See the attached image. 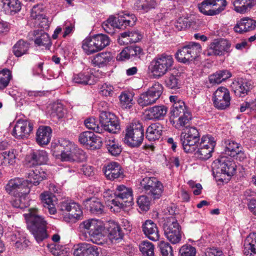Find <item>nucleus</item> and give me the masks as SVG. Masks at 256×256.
<instances>
[{
    "label": "nucleus",
    "instance_id": "64",
    "mask_svg": "<svg viewBox=\"0 0 256 256\" xmlns=\"http://www.w3.org/2000/svg\"><path fill=\"white\" fill-rule=\"evenodd\" d=\"M100 252V248H98L97 246L86 243V256L90 255L98 256Z\"/></svg>",
    "mask_w": 256,
    "mask_h": 256
},
{
    "label": "nucleus",
    "instance_id": "31",
    "mask_svg": "<svg viewBox=\"0 0 256 256\" xmlns=\"http://www.w3.org/2000/svg\"><path fill=\"white\" fill-rule=\"evenodd\" d=\"M256 28V21L245 17L237 22L236 25L234 26V30L240 34L251 31Z\"/></svg>",
    "mask_w": 256,
    "mask_h": 256
},
{
    "label": "nucleus",
    "instance_id": "35",
    "mask_svg": "<svg viewBox=\"0 0 256 256\" xmlns=\"http://www.w3.org/2000/svg\"><path fill=\"white\" fill-rule=\"evenodd\" d=\"M244 252L246 256L256 254V232L249 234L244 240Z\"/></svg>",
    "mask_w": 256,
    "mask_h": 256
},
{
    "label": "nucleus",
    "instance_id": "15",
    "mask_svg": "<svg viewBox=\"0 0 256 256\" xmlns=\"http://www.w3.org/2000/svg\"><path fill=\"white\" fill-rule=\"evenodd\" d=\"M216 145L214 138L210 136L202 137L200 142L198 144V150L196 154V156L202 160H206L212 156V153Z\"/></svg>",
    "mask_w": 256,
    "mask_h": 256
},
{
    "label": "nucleus",
    "instance_id": "41",
    "mask_svg": "<svg viewBox=\"0 0 256 256\" xmlns=\"http://www.w3.org/2000/svg\"><path fill=\"white\" fill-rule=\"evenodd\" d=\"M190 111V110L186 106L184 102H180V103L172 105L170 112V120L178 118V116Z\"/></svg>",
    "mask_w": 256,
    "mask_h": 256
},
{
    "label": "nucleus",
    "instance_id": "5",
    "mask_svg": "<svg viewBox=\"0 0 256 256\" xmlns=\"http://www.w3.org/2000/svg\"><path fill=\"white\" fill-rule=\"evenodd\" d=\"M180 140L184 152L192 153L198 147V142L200 140L199 132L194 127L187 128L181 134Z\"/></svg>",
    "mask_w": 256,
    "mask_h": 256
},
{
    "label": "nucleus",
    "instance_id": "53",
    "mask_svg": "<svg viewBox=\"0 0 256 256\" xmlns=\"http://www.w3.org/2000/svg\"><path fill=\"white\" fill-rule=\"evenodd\" d=\"M192 19L188 16H182L178 18L174 24L176 28L178 30H184L190 26Z\"/></svg>",
    "mask_w": 256,
    "mask_h": 256
},
{
    "label": "nucleus",
    "instance_id": "12",
    "mask_svg": "<svg viewBox=\"0 0 256 256\" xmlns=\"http://www.w3.org/2000/svg\"><path fill=\"white\" fill-rule=\"evenodd\" d=\"M114 194L115 198L111 201L114 206L122 208L124 206H130L132 203V191L130 188L124 185H120L117 186Z\"/></svg>",
    "mask_w": 256,
    "mask_h": 256
},
{
    "label": "nucleus",
    "instance_id": "16",
    "mask_svg": "<svg viewBox=\"0 0 256 256\" xmlns=\"http://www.w3.org/2000/svg\"><path fill=\"white\" fill-rule=\"evenodd\" d=\"M230 46V43L226 39L216 40L209 45L204 54L208 56H221L229 52Z\"/></svg>",
    "mask_w": 256,
    "mask_h": 256
},
{
    "label": "nucleus",
    "instance_id": "30",
    "mask_svg": "<svg viewBox=\"0 0 256 256\" xmlns=\"http://www.w3.org/2000/svg\"><path fill=\"white\" fill-rule=\"evenodd\" d=\"M168 112V108L164 105L156 106L146 110V116L148 120H160L164 119Z\"/></svg>",
    "mask_w": 256,
    "mask_h": 256
},
{
    "label": "nucleus",
    "instance_id": "32",
    "mask_svg": "<svg viewBox=\"0 0 256 256\" xmlns=\"http://www.w3.org/2000/svg\"><path fill=\"white\" fill-rule=\"evenodd\" d=\"M52 130L50 126H40L37 130L36 141L40 146L47 145L50 140Z\"/></svg>",
    "mask_w": 256,
    "mask_h": 256
},
{
    "label": "nucleus",
    "instance_id": "48",
    "mask_svg": "<svg viewBox=\"0 0 256 256\" xmlns=\"http://www.w3.org/2000/svg\"><path fill=\"white\" fill-rule=\"evenodd\" d=\"M29 48V44L22 40H19L13 46L14 54L20 57L26 53Z\"/></svg>",
    "mask_w": 256,
    "mask_h": 256
},
{
    "label": "nucleus",
    "instance_id": "28",
    "mask_svg": "<svg viewBox=\"0 0 256 256\" xmlns=\"http://www.w3.org/2000/svg\"><path fill=\"white\" fill-rule=\"evenodd\" d=\"M142 230L144 235L150 240L157 241L160 238L158 228L152 220H146L142 224Z\"/></svg>",
    "mask_w": 256,
    "mask_h": 256
},
{
    "label": "nucleus",
    "instance_id": "61",
    "mask_svg": "<svg viewBox=\"0 0 256 256\" xmlns=\"http://www.w3.org/2000/svg\"><path fill=\"white\" fill-rule=\"evenodd\" d=\"M159 248L161 254L163 256H173V250L172 247L167 242L162 241L159 244Z\"/></svg>",
    "mask_w": 256,
    "mask_h": 256
},
{
    "label": "nucleus",
    "instance_id": "43",
    "mask_svg": "<svg viewBox=\"0 0 256 256\" xmlns=\"http://www.w3.org/2000/svg\"><path fill=\"white\" fill-rule=\"evenodd\" d=\"M154 0H137L134 4V8L142 12H147L156 6Z\"/></svg>",
    "mask_w": 256,
    "mask_h": 256
},
{
    "label": "nucleus",
    "instance_id": "42",
    "mask_svg": "<svg viewBox=\"0 0 256 256\" xmlns=\"http://www.w3.org/2000/svg\"><path fill=\"white\" fill-rule=\"evenodd\" d=\"M30 160L34 164H44L48 160V154L44 150L34 152L30 154Z\"/></svg>",
    "mask_w": 256,
    "mask_h": 256
},
{
    "label": "nucleus",
    "instance_id": "44",
    "mask_svg": "<svg viewBox=\"0 0 256 256\" xmlns=\"http://www.w3.org/2000/svg\"><path fill=\"white\" fill-rule=\"evenodd\" d=\"M165 84L166 88L172 90H177L180 88L182 82L178 75L170 74L166 76Z\"/></svg>",
    "mask_w": 256,
    "mask_h": 256
},
{
    "label": "nucleus",
    "instance_id": "25",
    "mask_svg": "<svg viewBox=\"0 0 256 256\" xmlns=\"http://www.w3.org/2000/svg\"><path fill=\"white\" fill-rule=\"evenodd\" d=\"M28 36L38 46H44L46 49H49L51 46L52 42L49 36L42 30H38L30 32Z\"/></svg>",
    "mask_w": 256,
    "mask_h": 256
},
{
    "label": "nucleus",
    "instance_id": "27",
    "mask_svg": "<svg viewBox=\"0 0 256 256\" xmlns=\"http://www.w3.org/2000/svg\"><path fill=\"white\" fill-rule=\"evenodd\" d=\"M26 182L34 186H38L46 178V174L39 168L36 167L28 170L26 173Z\"/></svg>",
    "mask_w": 256,
    "mask_h": 256
},
{
    "label": "nucleus",
    "instance_id": "4",
    "mask_svg": "<svg viewBox=\"0 0 256 256\" xmlns=\"http://www.w3.org/2000/svg\"><path fill=\"white\" fill-rule=\"evenodd\" d=\"M144 129L138 122H132L128 126L124 137V142L131 147L139 146L144 140Z\"/></svg>",
    "mask_w": 256,
    "mask_h": 256
},
{
    "label": "nucleus",
    "instance_id": "33",
    "mask_svg": "<svg viewBox=\"0 0 256 256\" xmlns=\"http://www.w3.org/2000/svg\"><path fill=\"white\" fill-rule=\"evenodd\" d=\"M72 81L76 84H80L92 85L96 82V80H95L94 75L88 72H82L74 74Z\"/></svg>",
    "mask_w": 256,
    "mask_h": 256
},
{
    "label": "nucleus",
    "instance_id": "55",
    "mask_svg": "<svg viewBox=\"0 0 256 256\" xmlns=\"http://www.w3.org/2000/svg\"><path fill=\"white\" fill-rule=\"evenodd\" d=\"M96 41V45L98 50H100L108 46L110 44L109 38L105 34H98L93 37Z\"/></svg>",
    "mask_w": 256,
    "mask_h": 256
},
{
    "label": "nucleus",
    "instance_id": "11",
    "mask_svg": "<svg viewBox=\"0 0 256 256\" xmlns=\"http://www.w3.org/2000/svg\"><path fill=\"white\" fill-rule=\"evenodd\" d=\"M164 235L173 244L178 243L182 238L180 226L173 216L168 218L164 226Z\"/></svg>",
    "mask_w": 256,
    "mask_h": 256
},
{
    "label": "nucleus",
    "instance_id": "47",
    "mask_svg": "<svg viewBox=\"0 0 256 256\" xmlns=\"http://www.w3.org/2000/svg\"><path fill=\"white\" fill-rule=\"evenodd\" d=\"M82 48L84 52L88 55L96 52L98 50L96 45V41H94L93 37L86 38L83 40Z\"/></svg>",
    "mask_w": 256,
    "mask_h": 256
},
{
    "label": "nucleus",
    "instance_id": "58",
    "mask_svg": "<svg viewBox=\"0 0 256 256\" xmlns=\"http://www.w3.org/2000/svg\"><path fill=\"white\" fill-rule=\"evenodd\" d=\"M44 16V14L42 4H36L32 7L31 10L30 16L33 19L40 20Z\"/></svg>",
    "mask_w": 256,
    "mask_h": 256
},
{
    "label": "nucleus",
    "instance_id": "57",
    "mask_svg": "<svg viewBox=\"0 0 256 256\" xmlns=\"http://www.w3.org/2000/svg\"><path fill=\"white\" fill-rule=\"evenodd\" d=\"M108 232L110 238L111 240H118L122 239V238L123 235L120 228V226L116 224H113L110 226Z\"/></svg>",
    "mask_w": 256,
    "mask_h": 256
},
{
    "label": "nucleus",
    "instance_id": "14",
    "mask_svg": "<svg viewBox=\"0 0 256 256\" xmlns=\"http://www.w3.org/2000/svg\"><path fill=\"white\" fill-rule=\"evenodd\" d=\"M214 106L220 110L228 108L230 104L231 98L228 90L224 86H220L214 92L212 96Z\"/></svg>",
    "mask_w": 256,
    "mask_h": 256
},
{
    "label": "nucleus",
    "instance_id": "49",
    "mask_svg": "<svg viewBox=\"0 0 256 256\" xmlns=\"http://www.w3.org/2000/svg\"><path fill=\"white\" fill-rule=\"evenodd\" d=\"M106 146L108 152L112 156H118L122 152L121 146L115 141L114 139L106 140Z\"/></svg>",
    "mask_w": 256,
    "mask_h": 256
},
{
    "label": "nucleus",
    "instance_id": "2",
    "mask_svg": "<svg viewBox=\"0 0 256 256\" xmlns=\"http://www.w3.org/2000/svg\"><path fill=\"white\" fill-rule=\"evenodd\" d=\"M136 22L134 15L118 14V17L111 16L102 24L106 32L112 34L114 28L124 29L127 26H133Z\"/></svg>",
    "mask_w": 256,
    "mask_h": 256
},
{
    "label": "nucleus",
    "instance_id": "18",
    "mask_svg": "<svg viewBox=\"0 0 256 256\" xmlns=\"http://www.w3.org/2000/svg\"><path fill=\"white\" fill-rule=\"evenodd\" d=\"M60 208L62 211L68 212L69 218L71 220H79L82 215L80 206L72 200H66L61 202Z\"/></svg>",
    "mask_w": 256,
    "mask_h": 256
},
{
    "label": "nucleus",
    "instance_id": "39",
    "mask_svg": "<svg viewBox=\"0 0 256 256\" xmlns=\"http://www.w3.org/2000/svg\"><path fill=\"white\" fill-rule=\"evenodd\" d=\"M3 8L7 14H13L21 10V3L19 0H2Z\"/></svg>",
    "mask_w": 256,
    "mask_h": 256
},
{
    "label": "nucleus",
    "instance_id": "51",
    "mask_svg": "<svg viewBox=\"0 0 256 256\" xmlns=\"http://www.w3.org/2000/svg\"><path fill=\"white\" fill-rule=\"evenodd\" d=\"M140 250L144 256H154V245L150 242L146 240L139 245Z\"/></svg>",
    "mask_w": 256,
    "mask_h": 256
},
{
    "label": "nucleus",
    "instance_id": "29",
    "mask_svg": "<svg viewBox=\"0 0 256 256\" xmlns=\"http://www.w3.org/2000/svg\"><path fill=\"white\" fill-rule=\"evenodd\" d=\"M231 2L234 10L240 14L250 12L256 6V0H231Z\"/></svg>",
    "mask_w": 256,
    "mask_h": 256
},
{
    "label": "nucleus",
    "instance_id": "63",
    "mask_svg": "<svg viewBox=\"0 0 256 256\" xmlns=\"http://www.w3.org/2000/svg\"><path fill=\"white\" fill-rule=\"evenodd\" d=\"M72 161L82 162L86 160V156L85 152L82 150L76 148L74 146L73 150Z\"/></svg>",
    "mask_w": 256,
    "mask_h": 256
},
{
    "label": "nucleus",
    "instance_id": "45",
    "mask_svg": "<svg viewBox=\"0 0 256 256\" xmlns=\"http://www.w3.org/2000/svg\"><path fill=\"white\" fill-rule=\"evenodd\" d=\"M112 58L110 52H101L94 57L92 60V63L96 66H103L110 62Z\"/></svg>",
    "mask_w": 256,
    "mask_h": 256
},
{
    "label": "nucleus",
    "instance_id": "22",
    "mask_svg": "<svg viewBox=\"0 0 256 256\" xmlns=\"http://www.w3.org/2000/svg\"><path fill=\"white\" fill-rule=\"evenodd\" d=\"M106 230L103 222L98 220L89 236L94 243L102 244L106 242Z\"/></svg>",
    "mask_w": 256,
    "mask_h": 256
},
{
    "label": "nucleus",
    "instance_id": "60",
    "mask_svg": "<svg viewBox=\"0 0 256 256\" xmlns=\"http://www.w3.org/2000/svg\"><path fill=\"white\" fill-rule=\"evenodd\" d=\"M137 204L139 208L144 211H147L150 208V200L146 196H141L137 200Z\"/></svg>",
    "mask_w": 256,
    "mask_h": 256
},
{
    "label": "nucleus",
    "instance_id": "8",
    "mask_svg": "<svg viewBox=\"0 0 256 256\" xmlns=\"http://www.w3.org/2000/svg\"><path fill=\"white\" fill-rule=\"evenodd\" d=\"M162 90V84L158 82L155 83L146 92L139 95L137 100L138 104L142 107L154 104L161 96Z\"/></svg>",
    "mask_w": 256,
    "mask_h": 256
},
{
    "label": "nucleus",
    "instance_id": "3",
    "mask_svg": "<svg viewBox=\"0 0 256 256\" xmlns=\"http://www.w3.org/2000/svg\"><path fill=\"white\" fill-rule=\"evenodd\" d=\"M173 64L172 56L164 53L157 55L152 60L149 69L154 75L160 77L171 68Z\"/></svg>",
    "mask_w": 256,
    "mask_h": 256
},
{
    "label": "nucleus",
    "instance_id": "56",
    "mask_svg": "<svg viewBox=\"0 0 256 256\" xmlns=\"http://www.w3.org/2000/svg\"><path fill=\"white\" fill-rule=\"evenodd\" d=\"M120 104L124 108H130L132 106L133 96L130 93L122 92L119 96Z\"/></svg>",
    "mask_w": 256,
    "mask_h": 256
},
{
    "label": "nucleus",
    "instance_id": "13",
    "mask_svg": "<svg viewBox=\"0 0 256 256\" xmlns=\"http://www.w3.org/2000/svg\"><path fill=\"white\" fill-rule=\"evenodd\" d=\"M236 164L231 158L222 156L214 160L212 164L213 173L223 174L228 176H233L236 170Z\"/></svg>",
    "mask_w": 256,
    "mask_h": 256
},
{
    "label": "nucleus",
    "instance_id": "59",
    "mask_svg": "<svg viewBox=\"0 0 256 256\" xmlns=\"http://www.w3.org/2000/svg\"><path fill=\"white\" fill-rule=\"evenodd\" d=\"M180 256H196V250L194 247L190 244H185L179 250Z\"/></svg>",
    "mask_w": 256,
    "mask_h": 256
},
{
    "label": "nucleus",
    "instance_id": "7",
    "mask_svg": "<svg viewBox=\"0 0 256 256\" xmlns=\"http://www.w3.org/2000/svg\"><path fill=\"white\" fill-rule=\"evenodd\" d=\"M202 50L200 44L190 42L178 50L176 58L180 62H192L199 56Z\"/></svg>",
    "mask_w": 256,
    "mask_h": 256
},
{
    "label": "nucleus",
    "instance_id": "1",
    "mask_svg": "<svg viewBox=\"0 0 256 256\" xmlns=\"http://www.w3.org/2000/svg\"><path fill=\"white\" fill-rule=\"evenodd\" d=\"M27 228L32 234L36 241L40 243L48 237L46 232V222L39 214L38 208H32L24 214Z\"/></svg>",
    "mask_w": 256,
    "mask_h": 256
},
{
    "label": "nucleus",
    "instance_id": "24",
    "mask_svg": "<svg viewBox=\"0 0 256 256\" xmlns=\"http://www.w3.org/2000/svg\"><path fill=\"white\" fill-rule=\"evenodd\" d=\"M74 145L66 140H62L56 148L60 152V154L62 161H72L73 150Z\"/></svg>",
    "mask_w": 256,
    "mask_h": 256
},
{
    "label": "nucleus",
    "instance_id": "52",
    "mask_svg": "<svg viewBox=\"0 0 256 256\" xmlns=\"http://www.w3.org/2000/svg\"><path fill=\"white\" fill-rule=\"evenodd\" d=\"M12 78L11 72L8 69H4L0 71V90L8 86Z\"/></svg>",
    "mask_w": 256,
    "mask_h": 256
},
{
    "label": "nucleus",
    "instance_id": "40",
    "mask_svg": "<svg viewBox=\"0 0 256 256\" xmlns=\"http://www.w3.org/2000/svg\"><path fill=\"white\" fill-rule=\"evenodd\" d=\"M84 204L87 208H89L90 212L94 214H100L104 212L103 204L96 198L86 199L84 201Z\"/></svg>",
    "mask_w": 256,
    "mask_h": 256
},
{
    "label": "nucleus",
    "instance_id": "54",
    "mask_svg": "<svg viewBox=\"0 0 256 256\" xmlns=\"http://www.w3.org/2000/svg\"><path fill=\"white\" fill-rule=\"evenodd\" d=\"M100 121H98L94 118H87L84 121L86 126L90 130H92L94 132L99 134H102V128L101 125H99Z\"/></svg>",
    "mask_w": 256,
    "mask_h": 256
},
{
    "label": "nucleus",
    "instance_id": "23",
    "mask_svg": "<svg viewBox=\"0 0 256 256\" xmlns=\"http://www.w3.org/2000/svg\"><path fill=\"white\" fill-rule=\"evenodd\" d=\"M224 151L226 154L238 159L240 161L245 158V154L242 151V148L240 144L234 140H227L224 141Z\"/></svg>",
    "mask_w": 256,
    "mask_h": 256
},
{
    "label": "nucleus",
    "instance_id": "36",
    "mask_svg": "<svg viewBox=\"0 0 256 256\" xmlns=\"http://www.w3.org/2000/svg\"><path fill=\"white\" fill-rule=\"evenodd\" d=\"M43 206L47 208L48 212L51 214H54L56 212L55 208V197L51 193L44 192L40 194Z\"/></svg>",
    "mask_w": 256,
    "mask_h": 256
},
{
    "label": "nucleus",
    "instance_id": "34",
    "mask_svg": "<svg viewBox=\"0 0 256 256\" xmlns=\"http://www.w3.org/2000/svg\"><path fill=\"white\" fill-rule=\"evenodd\" d=\"M162 126L158 122L154 123L148 126L146 130V138L149 141H155L162 136Z\"/></svg>",
    "mask_w": 256,
    "mask_h": 256
},
{
    "label": "nucleus",
    "instance_id": "9",
    "mask_svg": "<svg viewBox=\"0 0 256 256\" xmlns=\"http://www.w3.org/2000/svg\"><path fill=\"white\" fill-rule=\"evenodd\" d=\"M100 123L101 124L102 133L104 131L116 134L120 130L118 118L112 113L106 110H100L99 116Z\"/></svg>",
    "mask_w": 256,
    "mask_h": 256
},
{
    "label": "nucleus",
    "instance_id": "26",
    "mask_svg": "<svg viewBox=\"0 0 256 256\" xmlns=\"http://www.w3.org/2000/svg\"><path fill=\"white\" fill-rule=\"evenodd\" d=\"M78 141L83 145L94 148H100L101 143L100 138L94 132L90 131L80 133L78 136Z\"/></svg>",
    "mask_w": 256,
    "mask_h": 256
},
{
    "label": "nucleus",
    "instance_id": "6",
    "mask_svg": "<svg viewBox=\"0 0 256 256\" xmlns=\"http://www.w3.org/2000/svg\"><path fill=\"white\" fill-rule=\"evenodd\" d=\"M142 190L151 198H160L164 192L162 184L154 177H145L140 182Z\"/></svg>",
    "mask_w": 256,
    "mask_h": 256
},
{
    "label": "nucleus",
    "instance_id": "17",
    "mask_svg": "<svg viewBox=\"0 0 256 256\" xmlns=\"http://www.w3.org/2000/svg\"><path fill=\"white\" fill-rule=\"evenodd\" d=\"M33 129L32 124L26 120L16 121L12 132V136L18 139L28 138Z\"/></svg>",
    "mask_w": 256,
    "mask_h": 256
},
{
    "label": "nucleus",
    "instance_id": "20",
    "mask_svg": "<svg viewBox=\"0 0 256 256\" xmlns=\"http://www.w3.org/2000/svg\"><path fill=\"white\" fill-rule=\"evenodd\" d=\"M103 172L107 179L114 180L118 178H123L124 172L120 165L117 162H111L103 168Z\"/></svg>",
    "mask_w": 256,
    "mask_h": 256
},
{
    "label": "nucleus",
    "instance_id": "19",
    "mask_svg": "<svg viewBox=\"0 0 256 256\" xmlns=\"http://www.w3.org/2000/svg\"><path fill=\"white\" fill-rule=\"evenodd\" d=\"M12 232L8 234V238L18 250H23L28 246L30 242L26 238L23 232L16 228Z\"/></svg>",
    "mask_w": 256,
    "mask_h": 256
},
{
    "label": "nucleus",
    "instance_id": "37",
    "mask_svg": "<svg viewBox=\"0 0 256 256\" xmlns=\"http://www.w3.org/2000/svg\"><path fill=\"white\" fill-rule=\"evenodd\" d=\"M25 181L19 178L10 180L6 186V190L9 194L14 195L18 191L21 190L24 188Z\"/></svg>",
    "mask_w": 256,
    "mask_h": 256
},
{
    "label": "nucleus",
    "instance_id": "46",
    "mask_svg": "<svg viewBox=\"0 0 256 256\" xmlns=\"http://www.w3.org/2000/svg\"><path fill=\"white\" fill-rule=\"evenodd\" d=\"M16 152L14 149L8 151H5L0 154V160L2 164L4 165L8 164L12 165L16 162Z\"/></svg>",
    "mask_w": 256,
    "mask_h": 256
},
{
    "label": "nucleus",
    "instance_id": "50",
    "mask_svg": "<svg viewBox=\"0 0 256 256\" xmlns=\"http://www.w3.org/2000/svg\"><path fill=\"white\" fill-rule=\"evenodd\" d=\"M98 220L97 219L92 218L83 221L79 226L80 232L90 236Z\"/></svg>",
    "mask_w": 256,
    "mask_h": 256
},
{
    "label": "nucleus",
    "instance_id": "21",
    "mask_svg": "<svg viewBox=\"0 0 256 256\" xmlns=\"http://www.w3.org/2000/svg\"><path fill=\"white\" fill-rule=\"evenodd\" d=\"M231 86L235 95L239 97L247 95L252 87L250 82L242 78L234 80Z\"/></svg>",
    "mask_w": 256,
    "mask_h": 256
},
{
    "label": "nucleus",
    "instance_id": "38",
    "mask_svg": "<svg viewBox=\"0 0 256 256\" xmlns=\"http://www.w3.org/2000/svg\"><path fill=\"white\" fill-rule=\"evenodd\" d=\"M177 120H171L170 122L177 129L186 127L187 128L192 120V116L190 111L178 116Z\"/></svg>",
    "mask_w": 256,
    "mask_h": 256
},
{
    "label": "nucleus",
    "instance_id": "10",
    "mask_svg": "<svg viewBox=\"0 0 256 256\" xmlns=\"http://www.w3.org/2000/svg\"><path fill=\"white\" fill-rule=\"evenodd\" d=\"M227 5L226 0H204L198 5L200 11L206 16H215L223 11Z\"/></svg>",
    "mask_w": 256,
    "mask_h": 256
},
{
    "label": "nucleus",
    "instance_id": "62",
    "mask_svg": "<svg viewBox=\"0 0 256 256\" xmlns=\"http://www.w3.org/2000/svg\"><path fill=\"white\" fill-rule=\"evenodd\" d=\"M51 115L53 117H56L58 118H60L64 117V112L61 104H54L52 107V112Z\"/></svg>",
    "mask_w": 256,
    "mask_h": 256
}]
</instances>
